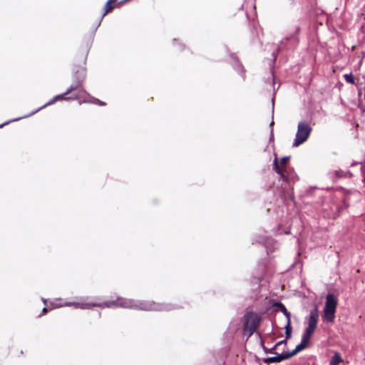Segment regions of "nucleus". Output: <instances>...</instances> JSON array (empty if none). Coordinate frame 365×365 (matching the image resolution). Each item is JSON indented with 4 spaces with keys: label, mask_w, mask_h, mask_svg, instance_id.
<instances>
[{
    "label": "nucleus",
    "mask_w": 365,
    "mask_h": 365,
    "mask_svg": "<svg viewBox=\"0 0 365 365\" xmlns=\"http://www.w3.org/2000/svg\"><path fill=\"white\" fill-rule=\"evenodd\" d=\"M64 306H73L78 309H90L92 307H120L123 308H129L140 309L143 311H170L176 307L171 304H159L151 301H138L118 297L116 301H108L103 303L96 302H67Z\"/></svg>",
    "instance_id": "f257e3e1"
},
{
    "label": "nucleus",
    "mask_w": 365,
    "mask_h": 365,
    "mask_svg": "<svg viewBox=\"0 0 365 365\" xmlns=\"http://www.w3.org/2000/svg\"><path fill=\"white\" fill-rule=\"evenodd\" d=\"M289 160V157L284 156L281 158L280 164L282 168L279 165L277 155H274V159L273 161V169L276 171L277 174L279 175L281 179L283 181V183L282 184V187L283 189L284 196L285 198H289L291 200H294V193H293V189L291 187V185L289 182L288 177L285 175L284 169L283 168L284 166L286 165L287 161Z\"/></svg>",
    "instance_id": "f03ea898"
},
{
    "label": "nucleus",
    "mask_w": 365,
    "mask_h": 365,
    "mask_svg": "<svg viewBox=\"0 0 365 365\" xmlns=\"http://www.w3.org/2000/svg\"><path fill=\"white\" fill-rule=\"evenodd\" d=\"M261 318L252 312H247L243 317V335L248 339L258 327Z\"/></svg>",
    "instance_id": "7ed1b4c3"
},
{
    "label": "nucleus",
    "mask_w": 365,
    "mask_h": 365,
    "mask_svg": "<svg viewBox=\"0 0 365 365\" xmlns=\"http://www.w3.org/2000/svg\"><path fill=\"white\" fill-rule=\"evenodd\" d=\"M70 93H67V91H66L65 93H63L62 94L56 95L52 100H51L50 101H48V103H46V104L42 106L41 107L38 108V109L35 110L34 111L31 112V113H29V114H28V115H26L25 116L19 117V118L11 120L9 121H7V122H5V123L1 124L0 125V128L4 127L6 125L9 124L11 122H15V121L19 120H21L22 118L29 117V116L34 115V113H37L38 111L41 110V109L46 108V106L53 104L55 102H56L58 101L78 100V99H81V95L78 94L76 92L75 93H73V95L70 96H67Z\"/></svg>",
    "instance_id": "20e7f679"
},
{
    "label": "nucleus",
    "mask_w": 365,
    "mask_h": 365,
    "mask_svg": "<svg viewBox=\"0 0 365 365\" xmlns=\"http://www.w3.org/2000/svg\"><path fill=\"white\" fill-rule=\"evenodd\" d=\"M86 69L83 67H79L74 71L73 76V83L67 89V93H72L76 91L78 94L83 97V95L86 94V92L82 88V83L86 78Z\"/></svg>",
    "instance_id": "39448f33"
},
{
    "label": "nucleus",
    "mask_w": 365,
    "mask_h": 365,
    "mask_svg": "<svg viewBox=\"0 0 365 365\" xmlns=\"http://www.w3.org/2000/svg\"><path fill=\"white\" fill-rule=\"evenodd\" d=\"M312 128L307 121H300L297 125V130L293 142V147H298L304 143L311 134Z\"/></svg>",
    "instance_id": "423d86ee"
},
{
    "label": "nucleus",
    "mask_w": 365,
    "mask_h": 365,
    "mask_svg": "<svg viewBox=\"0 0 365 365\" xmlns=\"http://www.w3.org/2000/svg\"><path fill=\"white\" fill-rule=\"evenodd\" d=\"M337 307V299L333 294H328L324 308L323 319L328 322H333Z\"/></svg>",
    "instance_id": "0eeeda50"
},
{
    "label": "nucleus",
    "mask_w": 365,
    "mask_h": 365,
    "mask_svg": "<svg viewBox=\"0 0 365 365\" xmlns=\"http://www.w3.org/2000/svg\"><path fill=\"white\" fill-rule=\"evenodd\" d=\"M318 319L319 312L317 307H315L310 311L307 317V327L304 333L312 336L317 328Z\"/></svg>",
    "instance_id": "6e6552de"
},
{
    "label": "nucleus",
    "mask_w": 365,
    "mask_h": 365,
    "mask_svg": "<svg viewBox=\"0 0 365 365\" xmlns=\"http://www.w3.org/2000/svg\"><path fill=\"white\" fill-rule=\"evenodd\" d=\"M311 336L306 334L305 333L303 334L302 341L300 344L296 346L295 349L291 351L287 352L289 354V358L292 357L293 356L296 355L299 351H302L307 346L308 341L311 339Z\"/></svg>",
    "instance_id": "1a4fd4ad"
},
{
    "label": "nucleus",
    "mask_w": 365,
    "mask_h": 365,
    "mask_svg": "<svg viewBox=\"0 0 365 365\" xmlns=\"http://www.w3.org/2000/svg\"><path fill=\"white\" fill-rule=\"evenodd\" d=\"M290 359L287 352L279 354L274 356L267 357L263 359V362L266 364L272 363H279L284 360Z\"/></svg>",
    "instance_id": "9d476101"
},
{
    "label": "nucleus",
    "mask_w": 365,
    "mask_h": 365,
    "mask_svg": "<svg viewBox=\"0 0 365 365\" xmlns=\"http://www.w3.org/2000/svg\"><path fill=\"white\" fill-rule=\"evenodd\" d=\"M231 58L233 59V68L234 69L237 71V73L242 77V78H245V70L242 65L239 62L237 58L235 56V54H231Z\"/></svg>",
    "instance_id": "9b49d317"
},
{
    "label": "nucleus",
    "mask_w": 365,
    "mask_h": 365,
    "mask_svg": "<svg viewBox=\"0 0 365 365\" xmlns=\"http://www.w3.org/2000/svg\"><path fill=\"white\" fill-rule=\"evenodd\" d=\"M81 98H83V100L82 101H80V103H95V104H97L98 106H104L105 105V103L97 99V98H95L93 97H91L89 94H88L86 93V94H84L83 95V97H81Z\"/></svg>",
    "instance_id": "f8f14e48"
},
{
    "label": "nucleus",
    "mask_w": 365,
    "mask_h": 365,
    "mask_svg": "<svg viewBox=\"0 0 365 365\" xmlns=\"http://www.w3.org/2000/svg\"><path fill=\"white\" fill-rule=\"evenodd\" d=\"M116 1H117V0H108V1L106 2V5H105V6H104V10H105V11H104L103 14H102V16H101V19H103V17H104V16H106L108 12L111 11L113 9L114 6H112L111 4H113V3H115Z\"/></svg>",
    "instance_id": "ddd939ff"
},
{
    "label": "nucleus",
    "mask_w": 365,
    "mask_h": 365,
    "mask_svg": "<svg viewBox=\"0 0 365 365\" xmlns=\"http://www.w3.org/2000/svg\"><path fill=\"white\" fill-rule=\"evenodd\" d=\"M342 361L341 355L338 352H335L330 359L329 365H339Z\"/></svg>",
    "instance_id": "4468645a"
},
{
    "label": "nucleus",
    "mask_w": 365,
    "mask_h": 365,
    "mask_svg": "<svg viewBox=\"0 0 365 365\" xmlns=\"http://www.w3.org/2000/svg\"><path fill=\"white\" fill-rule=\"evenodd\" d=\"M289 40H292L294 42L297 41V38H295L294 36H289V37H286V38H283L281 41V45L278 48V51H280L283 48L284 44H285L286 42H287Z\"/></svg>",
    "instance_id": "2eb2a0df"
},
{
    "label": "nucleus",
    "mask_w": 365,
    "mask_h": 365,
    "mask_svg": "<svg viewBox=\"0 0 365 365\" xmlns=\"http://www.w3.org/2000/svg\"><path fill=\"white\" fill-rule=\"evenodd\" d=\"M272 241V240L271 238H269L267 237H261L257 240V242L263 244L266 247H267L268 245H269Z\"/></svg>",
    "instance_id": "dca6fc26"
},
{
    "label": "nucleus",
    "mask_w": 365,
    "mask_h": 365,
    "mask_svg": "<svg viewBox=\"0 0 365 365\" xmlns=\"http://www.w3.org/2000/svg\"><path fill=\"white\" fill-rule=\"evenodd\" d=\"M284 329H285V336H286V339H290L291 336H292V327H291V324H286Z\"/></svg>",
    "instance_id": "f3484780"
},
{
    "label": "nucleus",
    "mask_w": 365,
    "mask_h": 365,
    "mask_svg": "<svg viewBox=\"0 0 365 365\" xmlns=\"http://www.w3.org/2000/svg\"><path fill=\"white\" fill-rule=\"evenodd\" d=\"M344 79L347 83H351V84H354L355 82L354 78L351 73H346L344 75Z\"/></svg>",
    "instance_id": "a211bd4d"
},
{
    "label": "nucleus",
    "mask_w": 365,
    "mask_h": 365,
    "mask_svg": "<svg viewBox=\"0 0 365 365\" xmlns=\"http://www.w3.org/2000/svg\"><path fill=\"white\" fill-rule=\"evenodd\" d=\"M274 307H277L282 313L287 310L285 306L281 302H275Z\"/></svg>",
    "instance_id": "6ab92c4d"
},
{
    "label": "nucleus",
    "mask_w": 365,
    "mask_h": 365,
    "mask_svg": "<svg viewBox=\"0 0 365 365\" xmlns=\"http://www.w3.org/2000/svg\"><path fill=\"white\" fill-rule=\"evenodd\" d=\"M277 347L275 346V345L274 346H272V348H267L266 346H264V351L266 353V354H275V349Z\"/></svg>",
    "instance_id": "aec40b11"
},
{
    "label": "nucleus",
    "mask_w": 365,
    "mask_h": 365,
    "mask_svg": "<svg viewBox=\"0 0 365 365\" xmlns=\"http://www.w3.org/2000/svg\"><path fill=\"white\" fill-rule=\"evenodd\" d=\"M283 314L287 318V324H291V314L287 310L286 311V312H283Z\"/></svg>",
    "instance_id": "412c9836"
},
{
    "label": "nucleus",
    "mask_w": 365,
    "mask_h": 365,
    "mask_svg": "<svg viewBox=\"0 0 365 365\" xmlns=\"http://www.w3.org/2000/svg\"><path fill=\"white\" fill-rule=\"evenodd\" d=\"M274 125V121L272 120L270 124H269V127L271 128V130H270V137H269V140L272 141L274 139V135H273V126Z\"/></svg>",
    "instance_id": "4be33fe9"
},
{
    "label": "nucleus",
    "mask_w": 365,
    "mask_h": 365,
    "mask_svg": "<svg viewBox=\"0 0 365 365\" xmlns=\"http://www.w3.org/2000/svg\"><path fill=\"white\" fill-rule=\"evenodd\" d=\"M282 344H284V345H287V339H284V340H282V341H278L277 343H276L274 345L276 347L282 345Z\"/></svg>",
    "instance_id": "5701e85b"
},
{
    "label": "nucleus",
    "mask_w": 365,
    "mask_h": 365,
    "mask_svg": "<svg viewBox=\"0 0 365 365\" xmlns=\"http://www.w3.org/2000/svg\"><path fill=\"white\" fill-rule=\"evenodd\" d=\"M335 174H336L337 178L344 177L343 172L341 170H336V171H335Z\"/></svg>",
    "instance_id": "b1692460"
},
{
    "label": "nucleus",
    "mask_w": 365,
    "mask_h": 365,
    "mask_svg": "<svg viewBox=\"0 0 365 365\" xmlns=\"http://www.w3.org/2000/svg\"><path fill=\"white\" fill-rule=\"evenodd\" d=\"M47 312V309L46 308H43V310H42V312L41 314H39V317H41V315L44 314L45 313Z\"/></svg>",
    "instance_id": "393cba45"
},
{
    "label": "nucleus",
    "mask_w": 365,
    "mask_h": 365,
    "mask_svg": "<svg viewBox=\"0 0 365 365\" xmlns=\"http://www.w3.org/2000/svg\"><path fill=\"white\" fill-rule=\"evenodd\" d=\"M260 344H261V346H262V349H264V346H264V343L262 339H261Z\"/></svg>",
    "instance_id": "a878e982"
},
{
    "label": "nucleus",
    "mask_w": 365,
    "mask_h": 365,
    "mask_svg": "<svg viewBox=\"0 0 365 365\" xmlns=\"http://www.w3.org/2000/svg\"><path fill=\"white\" fill-rule=\"evenodd\" d=\"M299 30H300L299 27H297V28L296 29V33H298V32L299 31Z\"/></svg>",
    "instance_id": "bb28decb"
},
{
    "label": "nucleus",
    "mask_w": 365,
    "mask_h": 365,
    "mask_svg": "<svg viewBox=\"0 0 365 365\" xmlns=\"http://www.w3.org/2000/svg\"><path fill=\"white\" fill-rule=\"evenodd\" d=\"M43 302L44 304H46V299H43Z\"/></svg>",
    "instance_id": "cd10ccee"
},
{
    "label": "nucleus",
    "mask_w": 365,
    "mask_h": 365,
    "mask_svg": "<svg viewBox=\"0 0 365 365\" xmlns=\"http://www.w3.org/2000/svg\"><path fill=\"white\" fill-rule=\"evenodd\" d=\"M273 56H274V58L275 59L276 58V54L274 53H273Z\"/></svg>",
    "instance_id": "c85d7f7f"
},
{
    "label": "nucleus",
    "mask_w": 365,
    "mask_h": 365,
    "mask_svg": "<svg viewBox=\"0 0 365 365\" xmlns=\"http://www.w3.org/2000/svg\"><path fill=\"white\" fill-rule=\"evenodd\" d=\"M51 304L53 305V308L56 307V305H54L53 303H51Z\"/></svg>",
    "instance_id": "c756f323"
}]
</instances>
